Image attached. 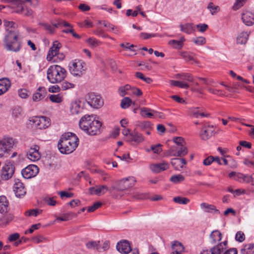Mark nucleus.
Returning a JSON list of instances; mask_svg holds the SVG:
<instances>
[{
    "instance_id": "obj_1",
    "label": "nucleus",
    "mask_w": 254,
    "mask_h": 254,
    "mask_svg": "<svg viewBox=\"0 0 254 254\" xmlns=\"http://www.w3.org/2000/svg\"><path fill=\"white\" fill-rule=\"evenodd\" d=\"M80 108L82 112H86L91 109H99L104 105L101 96L92 91H83L80 97Z\"/></svg>"
},
{
    "instance_id": "obj_2",
    "label": "nucleus",
    "mask_w": 254,
    "mask_h": 254,
    "mask_svg": "<svg viewBox=\"0 0 254 254\" xmlns=\"http://www.w3.org/2000/svg\"><path fill=\"white\" fill-rule=\"evenodd\" d=\"M102 126V123L93 115H86L80 118V129L89 135L100 134Z\"/></svg>"
},
{
    "instance_id": "obj_3",
    "label": "nucleus",
    "mask_w": 254,
    "mask_h": 254,
    "mask_svg": "<svg viewBox=\"0 0 254 254\" xmlns=\"http://www.w3.org/2000/svg\"><path fill=\"white\" fill-rule=\"evenodd\" d=\"M78 138L74 133L66 132L63 134L58 143L59 151L64 154L73 152L78 146Z\"/></svg>"
},
{
    "instance_id": "obj_4",
    "label": "nucleus",
    "mask_w": 254,
    "mask_h": 254,
    "mask_svg": "<svg viewBox=\"0 0 254 254\" xmlns=\"http://www.w3.org/2000/svg\"><path fill=\"white\" fill-rule=\"evenodd\" d=\"M66 76V70L59 65H51L47 71V79L51 83L61 82L64 80Z\"/></svg>"
},
{
    "instance_id": "obj_5",
    "label": "nucleus",
    "mask_w": 254,
    "mask_h": 254,
    "mask_svg": "<svg viewBox=\"0 0 254 254\" xmlns=\"http://www.w3.org/2000/svg\"><path fill=\"white\" fill-rule=\"evenodd\" d=\"M19 38V33L17 30H10L8 32L4 39L5 48L9 51H19L20 49Z\"/></svg>"
},
{
    "instance_id": "obj_6",
    "label": "nucleus",
    "mask_w": 254,
    "mask_h": 254,
    "mask_svg": "<svg viewBox=\"0 0 254 254\" xmlns=\"http://www.w3.org/2000/svg\"><path fill=\"white\" fill-rule=\"evenodd\" d=\"M15 139L5 136L0 138V158L7 157L12 150L16 146Z\"/></svg>"
},
{
    "instance_id": "obj_7",
    "label": "nucleus",
    "mask_w": 254,
    "mask_h": 254,
    "mask_svg": "<svg viewBox=\"0 0 254 254\" xmlns=\"http://www.w3.org/2000/svg\"><path fill=\"white\" fill-rule=\"evenodd\" d=\"M173 141L176 144L174 146H178L180 149L177 153L175 151L177 149L176 147H171L168 150V153L169 156L182 157L185 156L188 153V149L185 146L186 142L184 139L181 137H176L173 138Z\"/></svg>"
},
{
    "instance_id": "obj_8",
    "label": "nucleus",
    "mask_w": 254,
    "mask_h": 254,
    "mask_svg": "<svg viewBox=\"0 0 254 254\" xmlns=\"http://www.w3.org/2000/svg\"><path fill=\"white\" fill-rule=\"evenodd\" d=\"M136 182L133 177H128L116 182V186L111 188V190H117L119 191H123L133 187Z\"/></svg>"
},
{
    "instance_id": "obj_9",
    "label": "nucleus",
    "mask_w": 254,
    "mask_h": 254,
    "mask_svg": "<svg viewBox=\"0 0 254 254\" xmlns=\"http://www.w3.org/2000/svg\"><path fill=\"white\" fill-rule=\"evenodd\" d=\"M32 125L39 129H45L50 125V120L49 118L44 116L35 117L30 120Z\"/></svg>"
},
{
    "instance_id": "obj_10",
    "label": "nucleus",
    "mask_w": 254,
    "mask_h": 254,
    "mask_svg": "<svg viewBox=\"0 0 254 254\" xmlns=\"http://www.w3.org/2000/svg\"><path fill=\"white\" fill-rule=\"evenodd\" d=\"M15 167L10 162H6L2 167L1 172V178L4 180L10 179L14 172Z\"/></svg>"
},
{
    "instance_id": "obj_11",
    "label": "nucleus",
    "mask_w": 254,
    "mask_h": 254,
    "mask_svg": "<svg viewBox=\"0 0 254 254\" xmlns=\"http://www.w3.org/2000/svg\"><path fill=\"white\" fill-rule=\"evenodd\" d=\"M227 242L220 243L218 245L212 247L209 250H202L199 254H221L226 249Z\"/></svg>"
},
{
    "instance_id": "obj_12",
    "label": "nucleus",
    "mask_w": 254,
    "mask_h": 254,
    "mask_svg": "<svg viewBox=\"0 0 254 254\" xmlns=\"http://www.w3.org/2000/svg\"><path fill=\"white\" fill-rule=\"evenodd\" d=\"M39 169L35 165H29L21 171V174L25 179H30L35 177L39 173Z\"/></svg>"
},
{
    "instance_id": "obj_13",
    "label": "nucleus",
    "mask_w": 254,
    "mask_h": 254,
    "mask_svg": "<svg viewBox=\"0 0 254 254\" xmlns=\"http://www.w3.org/2000/svg\"><path fill=\"white\" fill-rule=\"evenodd\" d=\"M40 147L37 145H32L26 153L28 159L32 162L38 161L41 157V154L39 152Z\"/></svg>"
},
{
    "instance_id": "obj_14",
    "label": "nucleus",
    "mask_w": 254,
    "mask_h": 254,
    "mask_svg": "<svg viewBox=\"0 0 254 254\" xmlns=\"http://www.w3.org/2000/svg\"><path fill=\"white\" fill-rule=\"evenodd\" d=\"M13 190L17 197H20L26 194V189L23 184L18 179L14 181Z\"/></svg>"
},
{
    "instance_id": "obj_15",
    "label": "nucleus",
    "mask_w": 254,
    "mask_h": 254,
    "mask_svg": "<svg viewBox=\"0 0 254 254\" xmlns=\"http://www.w3.org/2000/svg\"><path fill=\"white\" fill-rule=\"evenodd\" d=\"M61 44L58 41L53 42L52 46L50 48L48 55L47 60L48 61H52L53 58L57 56L60 49L61 48Z\"/></svg>"
},
{
    "instance_id": "obj_16",
    "label": "nucleus",
    "mask_w": 254,
    "mask_h": 254,
    "mask_svg": "<svg viewBox=\"0 0 254 254\" xmlns=\"http://www.w3.org/2000/svg\"><path fill=\"white\" fill-rule=\"evenodd\" d=\"M214 131L213 126H204L200 131L199 135L202 139L207 140L214 134Z\"/></svg>"
},
{
    "instance_id": "obj_17",
    "label": "nucleus",
    "mask_w": 254,
    "mask_h": 254,
    "mask_svg": "<svg viewBox=\"0 0 254 254\" xmlns=\"http://www.w3.org/2000/svg\"><path fill=\"white\" fill-rule=\"evenodd\" d=\"M169 167V164L165 161L160 163L151 164L149 166L150 170L154 173H159L168 169Z\"/></svg>"
},
{
    "instance_id": "obj_18",
    "label": "nucleus",
    "mask_w": 254,
    "mask_h": 254,
    "mask_svg": "<svg viewBox=\"0 0 254 254\" xmlns=\"http://www.w3.org/2000/svg\"><path fill=\"white\" fill-rule=\"evenodd\" d=\"M117 250L121 254H128L131 250L129 243L127 240L118 242L116 246Z\"/></svg>"
},
{
    "instance_id": "obj_19",
    "label": "nucleus",
    "mask_w": 254,
    "mask_h": 254,
    "mask_svg": "<svg viewBox=\"0 0 254 254\" xmlns=\"http://www.w3.org/2000/svg\"><path fill=\"white\" fill-rule=\"evenodd\" d=\"M108 190V188L105 185L97 186L89 189V193L91 195L101 196Z\"/></svg>"
},
{
    "instance_id": "obj_20",
    "label": "nucleus",
    "mask_w": 254,
    "mask_h": 254,
    "mask_svg": "<svg viewBox=\"0 0 254 254\" xmlns=\"http://www.w3.org/2000/svg\"><path fill=\"white\" fill-rule=\"evenodd\" d=\"M242 19L244 23L247 26H251L254 23V13L247 11L243 13Z\"/></svg>"
},
{
    "instance_id": "obj_21",
    "label": "nucleus",
    "mask_w": 254,
    "mask_h": 254,
    "mask_svg": "<svg viewBox=\"0 0 254 254\" xmlns=\"http://www.w3.org/2000/svg\"><path fill=\"white\" fill-rule=\"evenodd\" d=\"M11 82L7 78L0 79V96L5 93L10 88Z\"/></svg>"
},
{
    "instance_id": "obj_22",
    "label": "nucleus",
    "mask_w": 254,
    "mask_h": 254,
    "mask_svg": "<svg viewBox=\"0 0 254 254\" xmlns=\"http://www.w3.org/2000/svg\"><path fill=\"white\" fill-rule=\"evenodd\" d=\"M79 62L78 60L76 59L69 64V71L72 75L75 76H78L79 74V68L78 65Z\"/></svg>"
},
{
    "instance_id": "obj_23",
    "label": "nucleus",
    "mask_w": 254,
    "mask_h": 254,
    "mask_svg": "<svg viewBox=\"0 0 254 254\" xmlns=\"http://www.w3.org/2000/svg\"><path fill=\"white\" fill-rule=\"evenodd\" d=\"M46 91L45 88L43 87H39L36 92L34 93L32 96L33 101L34 102H38L41 101L45 96Z\"/></svg>"
},
{
    "instance_id": "obj_24",
    "label": "nucleus",
    "mask_w": 254,
    "mask_h": 254,
    "mask_svg": "<svg viewBox=\"0 0 254 254\" xmlns=\"http://www.w3.org/2000/svg\"><path fill=\"white\" fill-rule=\"evenodd\" d=\"M171 163L175 169L180 170L186 164L187 162L184 159L175 158L171 160Z\"/></svg>"
},
{
    "instance_id": "obj_25",
    "label": "nucleus",
    "mask_w": 254,
    "mask_h": 254,
    "mask_svg": "<svg viewBox=\"0 0 254 254\" xmlns=\"http://www.w3.org/2000/svg\"><path fill=\"white\" fill-rule=\"evenodd\" d=\"M200 207L201 209L204 210L206 212L213 213L216 214L220 213L219 211L216 209V207L212 204H209L205 202H203L200 204Z\"/></svg>"
},
{
    "instance_id": "obj_26",
    "label": "nucleus",
    "mask_w": 254,
    "mask_h": 254,
    "mask_svg": "<svg viewBox=\"0 0 254 254\" xmlns=\"http://www.w3.org/2000/svg\"><path fill=\"white\" fill-rule=\"evenodd\" d=\"M144 140V137L142 135L138 133L135 130L131 132V134H130V138L128 140V141H134L137 143H139Z\"/></svg>"
},
{
    "instance_id": "obj_27",
    "label": "nucleus",
    "mask_w": 254,
    "mask_h": 254,
    "mask_svg": "<svg viewBox=\"0 0 254 254\" xmlns=\"http://www.w3.org/2000/svg\"><path fill=\"white\" fill-rule=\"evenodd\" d=\"M172 247L173 252L171 254H182L184 250L183 245L178 241L174 242L172 245Z\"/></svg>"
},
{
    "instance_id": "obj_28",
    "label": "nucleus",
    "mask_w": 254,
    "mask_h": 254,
    "mask_svg": "<svg viewBox=\"0 0 254 254\" xmlns=\"http://www.w3.org/2000/svg\"><path fill=\"white\" fill-rule=\"evenodd\" d=\"M186 39L184 37H182L179 40H171L169 42V44L176 49H181L184 45V42Z\"/></svg>"
},
{
    "instance_id": "obj_29",
    "label": "nucleus",
    "mask_w": 254,
    "mask_h": 254,
    "mask_svg": "<svg viewBox=\"0 0 254 254\" xmlns=\"http://www.w3.org/2000/svg\"><path fill=\"white\" fill-rule=\"evenodd\" d=\"M179 26L182 32L188 34H191L194 31V28L192 23L181 24Z\"/></svg>"
},
{
    "instance_id": "obj_30",
    "label": "nucleus",
    "mask_w": 254,
    "mask_h": 254,
    "mask_svg": "<svg viewBox=\"0 0 254 254\" xmlns=\"http://www.w3.org/2000/svg\"><path fill=\"white\" fill-rule=\"evenodd\" d=\"M8 207V202L5 196H0V213L7 212Z\"/></svg>"
},
{
    "instance_id": "obj_31",
    "label": "nucleus",
    "mask_w": 254,
    "mask_h": 254,
    "mask_svg": "<svg viewBox=\"0 0 254 254\" xmlns=\"http://www.w3.org/2000/svg\"><path fill=\"white\" fill-rule=\"evenodd\" d=\"M3 25L7 33L10 30H17V25L13 21L4 20L3 21Z\"/></svg>"
},
{
    "instance_id": "obj_32",
    "label": "nucleus",
    "mask_w": 254,
    "mask_h": 254,
    "mask_svg": "<svg viewBox=\"0 0 254 254\" xmlns=\"http://www.w3.org/2000/svg\"><path fill=\"white\" fill-rule=\"evenodd\" d=\"M69 109L72 114H78L79 112V100H76L72 101L70 104Z\"/></svg>"
},
{
    "instance_id": "obj_33",
    "label": "nucleus",
    "mask_w": 254,
    "mask_h": 254,
    "mask_svg": "<svg viewBox=\"0 0 254 254\" xmlns=\"http://www.w3.org/2000/svg\"><path fill=\"white\" fill-rule=\"evenodd\" d=\"M131 88V87L128 84L120 87L119 89V94L122 97H124L126 95H130Z\"/></svg>"
},
{
    "instance_id": "obj_34",
    "label": "nucleus",
    "mask_w": 254,
    "mask_h": 254,
    "mask_svg": "<svg viewBox=\"0 0 254 254\" xmlns=\"http://www.w3.org/2000/svg\"><path fill=\"white\" fill-rule=\"evenodd\" d=\"M210 238L213 243H215L221 240L222 234L218 230H215L210 234Z\"/></svg>"
},
{
    "instance_id": "obj_35",
    "label": "nucleus",
    "mask_w": 254,
    "mask_h": 254,
    "mask_svg": "<svg viewBox=\"0 0 254 254\" xmlns=\"http://www.w3.org/2000/svg\"><path fill=\"white\" fill-rule=\"evenodd\" d=\"M242 254H253L254 253V245L249 244L246 245L241 250Z\"/></svg>"
},
{
    "instance_id": "obj_36",
    "label": "nucleus",
    "mask_w": 254,
    "mask_h": 254,
    "mask_svg": "<svg viewBox=\"0 0 254 254\" xmlns=\"http://www.w3.org/2000/svg\"><path fill=\"white\" fill-rule=\"evenodd\" d=\"M99 243V241H90L86 244V247L88 249H96L99 252H101Z\"/></svg>"
},
{
    "instance_id": "obj_37",
    "label": "nucleus",
    "mask_w": 254,
    "mask_h": 254,
    "mask_svg": "<svg viewBox=\"0 0 254 254\" xmlns=\"http://www.w3.org/2000/svg\"><path fill=\"white\" fill-rule=\"evenodd\" d=\"M249 33L247 32H242L237 38V42L238 44H245L248 40L249 37Z\"/></svg>"
},
{
    "instance_id": "obj_38",
    "label": "nucleus",
    "mask_w": 254,
    "mask_h": 254,
    "mask_svg": "<svg viewBox=\"0 0 254 254\" xmlns=\"http://www.w3.org/2000/svg\"><path fill=\"white\" fill-rule=\"evenodd\" d=\"M170 84L172 86L179 87L184 89H188L190 87L189 85L182 81H179L176 80H171Z\"/></svg>"
},
{
    "instance_id": "obj_39",
    "label": "nucleus",
    "mask_w": 254,
    "mask_h": 254,
    "mask_svg": "<svg viewBox=\"0 0 254 254\" xmlns=\"http://www.w3.org/2000/svg\"><path fill=\"white\" fill-rule=\"evenodd\" d=\"M152 110L146 108H142L140 109V115L143 117L152 118L154 116L151 112Z\"/></svg>"
},
{
    "instance_id": "obj_40",
    "label": "nucleus",
    "mask_w": 254,
    "mask_h": 254,
    "mask_svg": "<svg viewBox=\"0 0 254 254\" xmlns=\"http://www.w3.org/2000/svg\"><path fill=\"white\" fill-rule=\"evenodd\" d=\"M173 200L175 202L180 204H187L190 201L189 198L181 196H177L174 197Z\"/></svg>"
},
{
    "instance_id": "obj_41",
    "label": "nucleus",
    "mask_w": 254,
    "mask_h": 254,
    "mask_svg": "<svg viewBox=\"0 0 254 254\" xmlns=\"http://www.w3.org/2000/svg\"><path fill=\"white\" fill-rule=\"evenodd\" d=\"M170 180L172 182L178 184L183 182L185 180V177L181 174L175 175L172 176Z\"/></svg>"
},
{
    "instance_id": "obj_42",
    "label": "nucleus",
    "mask_w": 254,
    "mask_h": 254,
    "mask_svg": "<svg viewBox=\"0 0 254 254\" xmlns=\"http://www.w3.org/2000/svg\"><path fill=\"white\" fill-rule=\"evenodd\" d=\"M180 56L187 62L192 61L195 63H197L198 62L195 60L191 55L187 52H181L180 54Z\"/></svg>"
},
{
    "instance_id": "obj_43",
    "label": "nucleus",
    "mask_w": 254,
    "mask_h": 254,
    "mask_svg": "<svg viewBox=\"0 0 254 254\" xmlns=\"http://www.w3.org/2000/svg\"><path fill=\"white\" fill-rule=\"evenodd\" d=\"M131 102L129 97H125L121 101V106L123 109H127L130 106Z\"/></svg>"
},
{
    "instance_id": "obj_44",
    "label": "nucleus",
    "mask_w": 254,
    "mask_h": 254,
    "mask_svg": "<svg viewBox=\"0 0 254 254\" xmlns=\"http://www.w3.org/2000/svg\"><path fill=\"white\" fill-rule=\"evenodd\" d=\"M22 115V109L20 107L14 108L12 111V116L14 118L20 117Z\"/></svg>"
},
{
    "instance_id": "obj_45",
    "label": "nucleus",
    "mask_w": 254,
    "mask_h": 254,
    "mask_svg": "<svg viewBox=\"0 0 254 254\" xmlns=\"http://www.w3.org/2000/svg\"><path fill=\"white\" fill-rule=\"evenodd\" d=\"M49 99L53 103H60L63 101V96L60 94L51 95Z\"/></svg>"
},
{
    "instance_id": "obj_46",
    "label": "nucleus",
    "mask_w": 254,
    "mask_h": 254,
    "mask_svg": "<svg viewBox=\"0 0 254 254\" xmlns=\"http://www.w3.org/2000/svg\"><path fill=\"white\" fill-rule=\"evenodd\" d=\"M135 76L137 78L143 80L144 81L148 84H150L152 82V80L151 78L145 77L143 73L140 72H136Z\"/></svg>"
},
{
    "instance_id": "obj_47",
    "label": "nucleus",
    "mask_w": 254,
    "mask_h": 254,
    "mask_svg": "<svg viewBox=\"0 0 254 254\" xmlns=\"http://www.w3.org/2000/svg\"><path fill=\"white\" fill-rule=\"evenodd\" d=\"M193 42L197 46H202L205 44L206 39L204 37H198L192 40Z\"/></svg>"
},
{
    "instance_id": "obj_48",
    "label": "nucleus",
    "mask_w": 254,
    "mask_h": 254,
    "mask_svg": "<svg viewBox=\"0 0 254 254\" xmlns=\"http://www.w3.org/2000/svg\"><path fill=\"white\" fill-rule=\"evenodd\" d=\"M73 214L72 213H66L63 214L62 216L57 217L56 221H66L72 218Z\"/></svg>"
},
{
    "instance_id": "obj_49",
    "label": "nucleus",
    "mask_w": 254,
    "mask_h": 254,
    "mask_svg": "<svg viewBox=\"0 0 254 254\" xmlns=\"http://www.w3.org/2000/svg\"><path fill=\"white\" fill-rule=\"evenodd\" d=\"M86 42L90 46L96 47L100 45L101 43L95 38L91 37L86 40Z\"/></svg>"
},
{
    "instance_id": "obj_50",
    "label": "nucleus",
    "mask_w": 254,
    "mask_h": 254,
    "mask_svg": "<svg viewBox=\"0 0 254 254\" xmlns=\"http://www.w3.org/2000/svg\"><path fill=\"white\" fill-rule=\"evenodd\" d=\"M102 205V203L99 201L95 202L92 206L88 207V211L89 212H94Z\"/></svg>"
},
{
    "instance_id": "obj_51",
    "label": "nucleus",
    "mask_w": 254,
    "mask_h": 254,
    "mask_svg": "<svg viewBox=\"0 0 254 254\" xmlns=\"http://www.w3.org/2000/svg\"><path fill=\"white\" fill-rule=\"evenodd\" d=\"M56 197H47L44 199V202L49 205L55 206L57 204V201L55 199Z\"/></svg>"
},
{
    "instance_id": "obj_52",
    "label": "nucleus",
    "mask_w": 254,
    "mask_h": 254,
    "mask_svg": "<svg viewBox=\"0 0 254 254\" xmlns=\"http://www.w3.org/2000/svg\"><path fill=\"white\" fill-rule=\"evenodd\" d=\"M58 194L60 196L62 199L66 198H70L73 196V194L71 192H68L66 191H60L58 192Z\"/></svg>"
},
{
    "instance_id": "obj_53",
    "label": "nucleus",
    "mask_w": 254,
    "mask_h": 254,
    "mask_svg": "<svg viewBox=\"0 0 254 254\" xmlns=\"http://www.w3.org/2000/svg\"><path fill=\"white\" fill-rule=\"evenodd\" d=\"M181 79L184 80L188 81L189 82H193V78L192 75L190 73H183L179 75Z\"/></svg>"
},
{
    "instance_id": "obj_54",
    "label": "nucleus",
    "mask_w": 254,
    "mask_h": 254,
    "mask_svg": "<svg viewBox=\"0 0 254 254\" xmlns=\"http://www.w3.org/2000/svg\"><path fill=\"white\" fill-rule=\"evenodd\" d=\"M93 26V23L88 19H85L83 22L80 23V27L82 28H89Z\"/></svg>"
},
{
    "instance_id": "obj_55",
    "label": "nucleus",
    "mask_w": 254,
    "mask_h": 254,
    "mask_svg": "<svg viewBox=\"0 0 254 254\" xmlns=\"http://www.w3.org/2000/svg\"><path fill=\"white\" fill-rule=\"evenodd\" d=\"M53 26L55 27V29L56 28H58L61 26H70V24L65 21H64L63 20H58L56 23L53 24Z\"/></svg>"
},
{
    "instance_id": "obj_56",
    "label": "nucleus",
    "mask_w": 254,
    "mask_h": 254,
    "mask_svg": "<svg viewBox=\"0 0 254 254\" xmlns=\"http://www.w3.org/2000/svg\"><path fill=\"white\" fill-rule=\"evenodd\" d=\"M41 211H39L38 209H31L28 211H26L25 212V214L26 216H37L38 214L41 213Z\"/></svg>"
},
{
    "instance_id": "obj_57",
    "label": "nucleus",
    "mask_w": 254,
    "mask_h": 254,
    "mask_svg": "<svg viewBox=\"0 0 254 254\" xmlns=\"http://www.w3.org/2000/svg\"><path fill=\"white\" fill-rule=\"evenodd\" d=\"M46 240V238L42 235H38L37 236H35L32 238V242L35 243H36V244L43 242Z\"/></svg>"
},
{
    "instance_id": "obj_58",
    "label": "nucleus",
    "mask_w": 254,
    "mask_h": 254,
    "mask_svg": "<svg viewBox=\"0 0 254 254\" xmlns=\"http://www.w3.org/2000/svg\"><path fill=\"white\" fill-rule=\"evenodd\" d=\"M74 87V85L67 81H64L61 84V89L63 90H65L68 89L72 88Z\"/></svg>"
},
{
    "instance_id": "obj_59",
    "label": "nucleus",
    "mask_w": 254,
    "mask_h": 254,
    "mask_svg": "<svg viewBox=\"0 0 254 254\" xmlns=\"http://www.w3.org/2000/svg\"><path fill=\"white\" fill-rule=\"evenodd\" d=\"M235 239L239 242H243L245 239L244 233L241 231L238 232L236 234Z\"/></svg>"
},
{
    "instance_id": "obj_60",
    "label": "nucleus",
    "mask_w": 254,
    "mask_h": 254,
    "mask_svg": "<svg viewBox=\"0 0 254 254\" xmlns=\"http://www.w3.org/2000/svg\"><path fill=\"white\" fill-rule=\"evenodd\" d=\"M41 25L50 33H53L55 31V27H54L53 25L51 26L47 23H42Z\"/></svg>"
},
{
    "instance_id": "obj_61",
    "label": "nucleus",
    "mask_w": 254,
    "mask_h": 254,
    "mask_svg": "<svg viewBox=\"0 0 254 254\" xmlns=\"http://www.w3.org/2000/svg\"><path fill=\"white\" fill-rule=\"evenodd\" d=\"M11 216L3 217L0 219V226L5 225L12 220Z\"/></svg>"
},
{
    "instance_id": "obj_62",
    "label": "nucleus",
    "mask_w": 254,
    "mask_h": 254,
    "mask_svg": "<svg viewBox=\"0 0 254 254\" xmlns=\"http://www.w3.org/2000/svg\"><path fill=\"white\" fill-rule=\"evenodd\" d=\"M120 46L122 47L125 48V50H129L132 52L134 51V50L133 49V48L134 47V46L132 44H130L128 43H127L126 44L122 43L121 44Z\"/></svg>"
},
{
    "instance_id": "obj_63",
    "label": "nucleus",
    "mask_w": 254,
    "mask_h": 254,
    "mask_svg": "<svg viewBox=\"0 0 254 254\" xmlns=\"http://www.w3.org/2000/svg\"><path fill=\"white\" fill-rule=\"evenodd\" d=\"M20 235L18 233H15L10 235L8 236V241L10 242H14L19 239Z\"/></svg>"
},
{
    "instance_id": "obj_64",
    "label": "nucleus",
    "mask_w": 254,
    "mask_h": 254,
    "mask_svg": "<svg viewBox=\"0 0 254 254\" xmlns=\"http://www.w3.org/2000/svg\"><path fill=\"white\" fill-rule=\"evenodd\" d=\"M19 96L23 99L26 98L28 96V91L25 89H20L18 90Z\"/></svg>"
}]
</instances>
